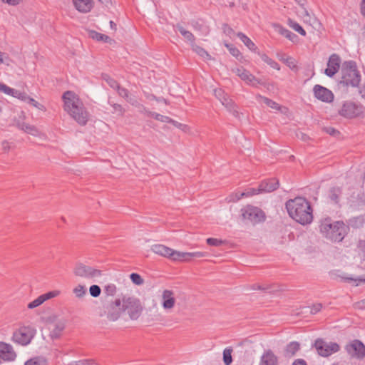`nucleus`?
<instances>
[{
  "instance_id": "1",
  "label": "nucleus",
  "mask_w": 365,
  "mask_h": 365,
  "mask_svg": "<svg viewBox=\"0 0 365 365\" xmlns=\"http://www.w3.org/2000/svg\"><path fill=\"white\" fill-rule=\"evenodd\" d=\"M289 215L301 225H307L313 220L312 208L310 203L302 197L289 200L286 202Z\"/></svg>"
},
{
  "instance_id": "2",
  "label": "nucleus",
  "mask_w": 365,
  "mask_h": 365,
  "mask_svg": "<svg viewBox=\"0 0 365 365\" xmlns=\"http://www.w3.org/2000/svg\"><path fill=\"white\" fill-rule=\"evenodd\" d=\"M64 110L81 125H85L88 120V114L83 103L73 91H66L62 96Z\"/></svg>"
},
{
  "instance_id": "3",
  "label": "nucleus",
  "mask_w": 365,
  "mask_h": 365,
  "mask_svg": "<svg viewBox=\"0 0 365 365\" xmlns=\"http://www.w3.org/2000/svg\"><path fill=\"white\" fill-rule=\"evenodd\" d=\"M341 79L339 86L343 88L357 87L361 81L360 72L354 61H344L341 66Z\"/></svg>"
},
{
  "instance_id": "4",
  "label": "nucleus",
  "mask_w": 365,
  "mask_h": 365,
  "mask_svg": "<svg viewBox=\"0 0 365 365\" xmlns=\"http://www.w3.org/2000/svg\"><path fill=\"white\" fill-rule=\"evenodd\" d=\"M151 250L155 254L169 258L173 261L187 262L193 257H201L203 254L200 252H183L175 251L163 245H154Z\"/></svg>"
},
{
  "instance_id": "5",
  "label": "nucleus",
  "mask_w": 365,
  "mask_h": 365,
  "mask_svg": "<svg viewBox=\"0 0 365 365\" xmlns=\"http://www.w3.org/2000/svg\"><path fill=\"white\" fill-rule=\"evenodd\" d=\"M244 220L250 221L252 225L262 222L265 220L264 212L259 207L252 205H247L241 210Z\"/></svg>"
},
{
  "instance_id": "6",
  "label": "nucleus",
  "mask_w": 365,
  "mask_h": 365,
  "mask_svg": "<svg viewBox=\"0 0 365 365\" xmlns=\"http://www.w3.org/2000/svg\"><path fill=\"white\" fill-rule=\"evenodd\" d=\"M123 308L133 320L137 319L143 311L140 300L135 297L123 298Z\"/></svg>"
},
{
  "instance_id": "7",
  "label": "nucleus",
  "mask_w": 365,
  "mask_h": 365,
  "mask_svg": "<svg viewBox=\"0 0 365 365\" xmlns=\"http://www.w3.org/2000/svg\"><path fill=\"white\" fill-rule=\"evenodd\" d=\"M319 355L327 357L339 350V346L335 342H326L322 339H317L314 344Z\"/></svg>"
},
{
  "instance_id": "8",
  "label": "nucleus",
  "mask_w": 365,
  "mask_h": 365,
  "mask_svg": "<svg viewBox=\"0 0 365 365\" xmlns=\"http://www.w3.org/2000/svg\"><path fill=\"white\" fill-rule=\"evenodd\" d=\"M362 109L361 105L352 101H345L339 110V114L346 118H354L358 117L362 113Z\"/></svg>"
},
{
  "instance_id": "9",
  "label": "nucleus",
  "mask_w": 365,
  "mask_h": 365,
  "mask_svg": "<svg viewBox=\"0 0 365 365\" xmlns=\"http://www.w3.org/2000/svg\"><path fill=\"white\" fill-rule=\"evenodd\" d=\"M345 349L353 358L362 359L365 357V345L360 340L351 341L345 346Z\"/></svg>"
},
{
  "instance_id": "10",
  "label": "nucleus",
  "mask_w": 365,
  "mask_h": 365,
  "mask_svg": "<svg viewBox=\"0 0 365 365\" xmlns=\"http://www.w3.org/2000/svg\"><path fill=\"white\" fill-rule=\"evenodd\" d=\"M348 227L342 221L333 222L331 232L328 233V239L333 242H341L345 237Z\"/></svg>"
},
{
  "instance_id": "11",
  "label": "nucleus",
  "mask_w": 365,
  "mask_h": 365,
  "mask_svg": "<svg viewBox=\"0 0 365 365\" xmlns=\"http://www.w3.org/2000/svg\"><path fill=\"white\" fill-rule=\"evenodd\" d=\"M34 336V330L29 327H21L14 333V340L19 344L27 345Z\"/></svg>"
},
{
  "instance_id": "12",
  "label": "nucleus",
  "mask_w": 365,
  "mask_h": 365,
  "mask_svg": "<svg viewBox=\"0 0 365 365\" xmlns=\"http://www.w3.org/2000/svg\"><path fill=\"white\" fill-rule=\"evenodd\" d=\"M235 73L242 80L252 86L257 87L258 85H264V82L261 79L256 78L243 67L237 68Z\"/></svg>"
},
{
  "instance_id": "13",
  "label": "nucleus",
  "mask_w": 365,
  "mask_h": 365,
  "mask_svg": "<svg viewBox=\"0 0 365 365\" xmlns=\"http://www.w3.org/2000/svg\"><path fill=\"white\" fill-rule=\"evenodd\" d=\"M313 92L315 98L323 102L330 103L334 100L333 93L321 85H315Z\"/></svg>"
},
{
  "instance_id": "14",
  "label": "nucleus",
  "mask_w": 365,
  "mask_h": 365,
  "mask_svg": "<svg viewBox=\"0 0 365 365\" xmlns=\"http://www.w3.org/2000/svg\"><path fill=\"white\" fill-rule=\"evenodd\" d=\"M341 59L338 54L333 53L330 56L327 63V68L324 73L329 77L334 76L339 70Z\"/></svg>"
},
{
  "instance_id": "15",
  "label": "nucleus",
  "mask_w": 365,
  "mask_h": 365,
  "mask_svg": "<svg viewBox=\"0 0 365 365\" xmlns=\"http://www.w3.org/2000/svg\"><path fill=\"white\" fill-rule=\"evenodd\" d=\"M16 354L10 344L0 342V363L14 361Z\"/></svg>"
},
{
  "instance_id": "16",
  "label": "nucleus",
  "mask_w": 365,
  "mask_h": 365,
  "mask_svg": "<svg viewBox=\"0 0 365 365\" xmlns=\"http://www.w3.org/2000/svg\"><path fill=\"white\" fill-rule=\"evenodd\" d=\"M175 304L174 292L172 290L165 289L162 294V306L165 309H171Z\"/></svg>"
},
{
  "instance_id": "17",
  "label": "nucleus",
  "mask_w": 365,
  "mask_h": 365,
  "mask_svg": "<svg viewBox=\"0 0 365 365\" xmlns=\"http://www.w3.org/2000/svg\"><path fill=\"white\" fill-rule=\"evenodd\" d=\"M336 280L339 282L347 283L352 287L365 284V277H348L346 275H337Z\"/></svg>"
},
{
  "instance_id": "18",
  "label": "nucleus",
  "mask_w": 365,
  "mask_h": 365,
  "mask_svg": "<svg viewBox=\"0 0 365 365\" xmlns=\"http://www.w3.org/2000/svg\"><path fill=\"white\" fill-rule=\"evenodd\" d=\"M259 365H278L277 356L272 350H265L261 356Z\"/></svg>"
},
{
  "instance_id": "19",
  "label": "nucleus",
  "mask_w": 365,
  "mask_h": 365,
  "mask_svg": "<svg viewBox=\"0 0 365 365\" xmlns=\"http://www.w3.org/2000/svg\"><path fill=\"white\" fill-rule=\"evenodd\" d=\"M279 185V180L276 178L267 179L259 184V190L262 192H270L277 189Z\"/></svg>"
},
{
  "instance_id": "20",
  "label": "nucleus",
  "mask_w": 365,
  "mask_h": 365,
  "mask_svg": "<svg viewBox=\"0 0 365 365\" xmlns=\"http://www.w3.org/2000/svg\"><path fill=\"white\" fill-rule=\"evenodd\" d=\"M110 304H109V307H107L106 308L107 309H109L111 308V309H114V308H116L117 310L115 311H113L112 312H108V315H107V318L108 320L110 321H112V322H114V321H116L119 317H120V299H116L114 302H112V301H108Z\"/></svg>"
},
{
  "instance_id": "21",
  "label": "nucleus",
  "mask_w": 365,
  "mask_h": 365,
  "mask_svg": "<svg viewBox=\"0 0 365 365\" xmlns=\"http://www.w3.org/2000/svg\"><path fill=\"white\" fill-rule=\"evenodd\" d=\"M101 270L87 266L82 262L76 263L74 274H101Z\"/></svg>"
},
{
  "instance_id": "22",
  "label": "nucleus",
  "mask_w": 365,
  "mask_h": 365,
  "mask_svg": "<svg viewBox=\"0 0 365 365\" xmlns=\"http://www.w3.org/2000/svg\"><path fill=\"white\" fill-rule=\"evenodd\" d=\"M75 7L78 11L83 13H87L93 7L92 0H73Z\"/></svg>"
},
{
  "instance_id": "23",
  "label": "nucleus",
  "mask_w": 365,
  "mask_h": 365,
  "mask_svg": "<svg viewBox=\"0 0 365 365\" xmlns=\"http://www.w3.org/2000/svg\"><path fill=\"white\" fill-rule=\"evenodd\" d=\"M221 103L230 113H232L235 118H240V113L237 110V106L232 99L227 96L226 98L222 99Z\"/></svg>"
},
{
  "instance_id": "24",
  "label": "nucleus",
  "mask_w": 365,
  "mask_h": 365,
  "mask_svg": "<svg viewBox=\"0 0 365 365\" xmlns=\"http://www.w3.org/2000/svg\"><path fill=\"white\" fill-rule=\"evenodd\" d=\"M299 349V343L297 341H292L284 348L283 355L286 358H291L294 356Z\"/></svg>"
},
{
  "instance_id": "25",
  "label": "nucleus",
  "mask_w": 365,
  "mask_h": 365,
  "mask_svg": "<svg viewBox=\"0 0 365 365\" xmlns=\"http://www.w3.org/2000/svg\"><path fill=\"white\" fill-rule=\"evenodd\" d=\"M16 125L19 129L23 130L24 132L28 134H31L34 136L38 135L39 132L34 125H29L20 120L17 121Z\"/></svg>"
},
{
  "instance_id": "26",
  "label": "nucleus",
  "mask_w": 365,
  "mask_h": 365,
  "mask_svg": "<svg viewBox=\"0 0 365 365\" xmlns=\"http://www.w3.org/2000/svg\"><path fill=\"white\" fill-rule=\"evenodd\" d=\"M88 36L93 40H96L97 41H103L109 43L113 41V39H111L108 36L98 33L93 30L88 31Z\"/></svg>"
},
{
  "instance_id": "27",
  "label": "nucleus",
  "mask_w": 365,
  "mask_h": 365,
  "mask_svg": "<svg viewBox=\"0 0 365 365\" xmlns=\"http://www.w3.org/2000/svg\"><path fill=\"white\" fill-rule=\"evenodd\" d=\"M237 36L240 38V39L244 43V44L252 51L257 52V47L253 43V41L247 37L245 34L242 32H238Z\"/></svg>"
},
{
  "instance_id": "28",
  "label": "nucleus",
  "mask_w": 365,
  "mask_h": 365,
  "mask_svg": "<svg viewBox=\"0 0 365 365\" xmlns=\"http://www.w3.org/2000/svg\"><path fill=\"white\" fill-rule=\"evenodd\" d=\"M333 223L331 222V220L329 218L325 219L322 221L319 225L320 232L323 234V235L328 239V233L331 232Z\"/></svg>"
},
{
  "instance_id": "29",
  "label": "nucleus",
  "mask_w": 365,
  "mask_h": 365,
  "mask_svg": "<svg viewBox=\"0 0 365 365\" xmlns=\"http://www.w3.org/2000/svg\"><path fill=\"white\" fill-rule=\"evenodd\" d=\"M175 27L178 29V31L181 34V35L190 43V45L195 43V38L194 35L189 31H187L183 26L180 24H177Z\"/></svg>"
},
{
  "instance_id": "30",
  "label": "nucleus",
  "mask_w": 365,
  "mask_h": 365,
  "mask_svg": "<svg viewBox=\"0 0 365 365\" xmlns=\"http://www.w3.org/2000/svg\"><path fill=\"white\" fill-rule=\"evenodd\" d=\"M65 328V323L63 322H58L54 324V327L51 331L50 336L52 339H58L62 331Z\"/></svg>"
},
{
  "instance_id": "31",
  "label": "nucleus",
  "mask_w": 365,
  "mask_h": 365,
  "mask_svg": "<svg viewBox=\"0 0 365 365\" xmlns=\"http://www.w3.org/2000/svg\"><path fill=\"white\" fill-rule=\"evenodd\" d=\"M116 91H118V93L120 97L125 98L130 104L134 106L136 105V103H138V101L135 99H133L132 98L130 97L129 91L128 89L119 86Z\"/></svg>"
},
{
  "instance_id": "32",
  "label": "nucleus",
  "mask_w": 365,
  "mask_h": 365,
  "mask_svg": "<svg viewBox=\"0 0 365 365\" xmlns=\"http://www.w3.org/2000/svg\"><path fill=\"white\" fill-rule=\"evenodd\" d=\"M342 193L341 188L339 187H333L329 191V197L334 203H338L339 197Z\"/></svg>"
},
{
  "instance_id": "33",
  "label": "nucleus",
  "mask_w": 365,
  "mask_h": 365,
  "mask_svg": "<svg viewBox=\"0 0 365 365\" xmlns=\"http://www.w3.org/2000/svg\"><path fill=\"white\" fill-rule=\"evenodd\" d=\"M192 49L200 56L202 57L206 60H210L211 56L202 47L197 46L195 43L191 45Z\"/></svg>"
},
{
  "instance_id": "34",
  "label": "nucleus",
  "mask_w": 365,
  "mask_h": 365,
  "mask_svg": "<svg viewBox=\"0 0 365 365\" xmlns=\"http://www.w3.org/2000/svg\"><path fill=\"white\" fill-rule=\"evenodd\" d=\"M257 53L260 56L261 59L267 63L268 65H269L272 68L279 70L280 66L278 63H277L275 61L270 58L267 54L265 53H260L259 51H257Z\"/></svg>"
},
{
  "instance_id": "35",
  "label": "nucleus",
  "mask_w": 365,
  "mask_h": 365,
  "mask_svg": "<svg viewBox=\"0 0 365 365\" xmlns=\"http://www.w3.org/2000/svg\"><path fill=\"white\" fill-rule=\"evenodd\" d=\"M279 32L292 42H295L298 38V36L296 34L282 26L279 27Z\"/></svg>"
},
{
  "instance_id": "36",
  "label": "nucleus",
  "mask_w": 365,
  "mask_h": 365,
  "mask_svg": "<svg viewBox=\"0 0 365 365\" xmlns=\"http://www.w3.org/2000/svg\"><path fill=\"white\" fill-rule=\"evenodd\" d=\"M288 25L294 29L295 31L298 32L303 36H305L307 33L305 30L296 21L292 20L291 19H288Z\"/></svg>"
},
{
  "instance_id": "37",
  "label": "nucleus",
  "mask_w": 365,
  "mask_h": 365,
  "mask_svg": "<svg viewBox=\"0 0 365 365\" xmlns=\"http://www.w3.org/2000/svg\"><path fill=\"white\" fill-rule=\"evenodd\" d=\"M299 14L300 16L303 19L304 23H307L311 25L314 23V21H315V19L310 16L308 11L304 8V6H302V9L301 11H299Z\"/></svg>"
},
{
  "instance_id": "38",
  "label": "nucleus",
  "mask_w": 365,
  "mask_h": 365,
  "mask_svg": "<svg viewBox=\"0 0 365 365\" xmlns=\"http://www.w3.org/2000/svg\"><path fill=\"white\" fill-rule=\"evenodd\" d=\"M116 293V287L113 284H108L103 288V294L106 298L113 297Z\"/></svg>"
},
{
  "instance_id": "39",
  "label": "nucleus",
  "mask_w": 365,
  "mask_h": 365,
  "mask_svg": "<svg viewBox=\"0 0 365 365\" xmlns=\"http://www.w3.org/2000/svg\"><path fill=\"white\" fill-rule=\"evenodd\" d=\"M256 98L257 99L260 98L263 101V102L269 107L272 108H274V109H279V106L278 105V103H277L276 102H274V101L267 98V97H264L259 94H258Z\"/></svg>"
},
{
  "instance_id": "40",
  "label": "nucleus",
  "mask_w": 365,
  "mask_h": 365,
  "mask_svg": "<svg viewBox=\"0 0 365 365\" xmlns=\"http://www.w3.org/2000/svg\"><path fill=\"white\" fill-rule=\"evenodd\" d=\"M148 115L161 122L170 123V120H172V118L168 116L163 115L155 112L149 111Z\"/></svg>"
},
{
  "instance_id": "41",
  "label": "nucleus",
  "mask_w": 365,
  "mask_h": 365,
  "mask_svg": "<svg viewBox=\"0 0 365 365\" xmlns=\"http://www.w3.org/2000/svg\"><path fill=\"white\" fill-rule=\"evenodd\" d=\"M73 292L76 297L82 298L86 294L87 289L85 286L78 284L73 289Z\"/></svg>"
},
{
  "instance_id": "42",
  "label": "nucleus",
  "mask_w": 365,
  "mask_h": 365,
  "mask_svg": "<svg viewBox=\"0 0 365 365\" xmlns=\"http://www.w3.org/2000/svg\"><path fill=\"white\" fill-rule=\"evenodd\" d=\"M232 349L231 348H226L223 351V361L225 365H230L232 361Z\"/></svg>"
},
{
  "instance_id": "43",
  "label": "nucleus",
  "mask_w": 365,
  "mask_h": 365,
  "mask_svg": "<svg viewBox=\"0 0 365 365\" xmlns=\"http://www.w3.org/2000/svg\"><path fill=\"white\" fill-rule=\"evenodd\" d=\"M102 78L104 81H106L108 84L113 88L114 89H117L118 87L120 86L118 84V83L115 80L113 79V78H111L110 76H109L108 74H103L102 75Z\"/></svg>"
},
{
  "instance_id": "44",
  "label": "nucleus",
  "mask_w": 365,
  "mask_h": 365,
  "mask_svg": "<svg viewBox=\"0 0 365 365\" xmlns=\"http://www.w3.org/2000/svg\"><path fill=\"white\" fill-rule=\"evenodd\" d=\"M280 61H283L287 66H289L291 69H294L297 68L295 65L294 59L290 56H285L284 54L282 58H279Z\"/></svg>"
},
{
  "instance_id": "45",
  "label": "nucleus",
  "mask_w": 365,
  "mask_h": 365,
  "mask_svg": "<svg viewBox=\"0 0 365 365\" xmlns=\"http://www.w3.org/2000/svg\"><path fill=\"white\" fill-rule=\"evenodd\" d=\"M170 123L173 124L175 127L179 128L185 133H189L190 131V128L187 125L180 123L173 119L170 120Z\"/></svg>"
},
{
  "instance_id": "46",
  "label": "nucleus",
  "mask_w": 365,
  "mask_h": 365,
  "mask_svg": "<svg viewBox=\"0 0 365 365\" xmlns=\"http://www.w3.org/2000/svg\"><path fill=\"white\" fill-rule=\"evenodd\" d=\"M11 96L24 102L27 101V99H29V96L25 92H21L16 89H14V93H12Z\"/></svg>"
},
{
  "instance_id": "47",
  "label": "nucleus",
  "mask_w": 365,
  "mask_h": 365,
  "mask_svg": "<svg viewBox=\"0 0 365 365\" xmlns=\"http://www.w3.org/2000/svg\"><path fill=\"white\" fill-rule=\"evenodd\" d=\"M262 192V190H259V186L257 189L256 188H250L246 192H241L240 196L237 197V199H241L244 196H252Z\"/></svg>"
},
{
  "instance_id": "48",
  "label": "nucleus",
  "mask_w": 365,
  "mask_h": 365,
  "mask_svg": "<svg viewBox=\"0 0 365 365\" xmlns=\"http://www.w3.org/2000/svg\"><path fill=\"white\" fill-rule=\"evenodd\" d=\"M46 361L43 358L36 357L28 360L25 365H45Z\"/></svg>"
},
{
  "instance_id": "49",
  "label": "nucleus",
  "mask_w": 365,
  "mask_h": 365,
  "mask_svg": "<svg viewBox=\"0 0 365 365\" xmlns=\"http://www.w3.org/2000/svg\"><path fill=\"white\" fill-rule=\"evenodd\" d=\"M89 293L93 297H98L101 293V289L98 285H91L89 288Z\"/></svg>"
},
{
  "instance_id": "50",
  "label": "nucleus",
  "mask_w": 365,
  "mask_h": 365,
  "mask_svg": "<svg viewBox=\"0 0 365 365\" xmlns=\"http://www.w3.org/2000/svg\"><path fill=\"white\" fill-rule=\"evenodd\" d=\"M58 294H59L58 291H52V292H48L46 294H41L40 296V297H41V299L43 301V302H44L45 301H46L48 299H50L51 298H53V297L58 296Z\"/></svg>"
},
{
  "instance_id": "51",
  "label": "nucleus",
  "mask_w": 365,
  "mask_h": 365,
  "mask_svg": "<svg viewBox=\"0 0 365 365\" xmlns=\"http://www.w3.org/2000/svg\"><path fill=\"white\" fill-rule=\"evenodd\" d=\"M207 244L210 246L219 247L224 244L222 240L210 237L206 240Z\"/></svg>"
},
{
  "instance_id": "52",
  "label": "nucleus",
  "mask_w": 365,
  "mask_h": 365,
  "mask_svg": "<svg viewBox=\"0 0 365 365\" xmlns=\"http://www.w3.org/2000/svg\"><path fill=\"white\" fill-rule=\"evenodd\" d=\"M225 46L228 48L230 53L237 58L241 55L240 51L232 44L225 43Z\"/></svg>"
},
{
  "instance_id": "53",
  "label": "nucleus",
  "mask_w": 365,
  "mask_h": 365,
  "mask_svg": "<svg viewBox=\"0 0 365 365\" xmlns=\"http://www.w3.org/2000/svg\"><path fill=\"white\" fill-rule=\"evenodd\" d=\"M71 365H98L93 360L84 359L77 361H73Z\"/></svg>"
},
{
  "instance_id": "54",
  "label": "nucleus",
  "mask_w": 365,
  "mask_h": 365,
  "mask_svg": "<svg viewBox=\"0 0 365 365\" xmlns=\"http://www.w3.org/2000/svg\"><path fill=\"white\" fill-rule=\"evenodd\" d=\"M214 94L220 102L222 101L223 98H226L227 97V95L225 94L224 91L221 88L215 89Z\"/></svg>"
},
{
  "instance_id": "55",
  "label": "nucleus",
  "mask_w": 365,
  "mask_h": 365,
  "mask_svg": "<svg viewBox=\"0 0 365 365\" xmlns=\"http://www.w3.org/2000/svg\"><path fill=\"white\" fill-rule=\"evenodd\" d=\"M10 61L11 59L9 54L0 51V64L5 63L6 65H9Z\"/></svg>"
},
{
  "instance_id": "56",
  "label": "nucleus",
  "mask_w": 365,
  "mask_h": 365,
  "mask_svg": "<svg viewBox=\"0 0 365 365\" xmlns=\"http://www.w3.org/2000/svg\"><path fill=\"white\" fill-rule=\"evenodd\" d=\"M43 301L41 299V297H40V296H39L38 298H36V299H34L33 302H31L29 303V304H28V305H27V307H28L29 309H34V308H36V307H37L40 306V305H41V304H43Z\"/></svg>"
},
{
  "instance_id": "57",
  "label": "nucleus",
  "mask_w": 365,
  "mask_h": 365,
  "mask_svg": "<svg viewBox=\"0 0 365 365\" xmlns=\"http://www.w3.org/2000/svg\"><path fill=\"white\" fill-rule=\"evenodd\" d=\"M0 91L11 96L14 93V88H11L4 83H0Z\"/></svg>"
},
{
  "instance_id": "58",
  "label": "nucleus",
  "mask_w": 365,
  "mask_h": 365,
  "mask_svg": "<svg viewBox=\"0 0 365 365\" xmlns=\"http://www.w3.org/2000/svg\"><path fill=\"white\" fill-rule=\"evenodd\" d=\"M324 130L327 133H328L329 135H332V136H336V135H339V133H340L339 130H337L336 129H335L333 127H325V128H324Z\"/></svg>"
},
{
  "instance_id": "59",
  "label": "nucleus",
  "mask_w": 365,
  "mask_h": 365,
  "mask_svg": "<svg viewBox=\"0 0 365 365\" xmlns=\"http://www.w3.org/2000/svg\"><path fill=\"white\" fill-rule=\"evenodd\" d=\"M112 107L115 112H118L120 116H123L125 113V109L122 107L121 105L118 103L111 104Z\"/></svg>"
},
{
  "instance_id": "60",
  "label": "nucleus",
  "mask_w": 365,
  "mask_h": 365,
  "mask_svg": "<svg viewBox=\"0 0 365 365\" xmlns=\"http://www.w3.org/2000/svg\"><path fill=\"white\" fill-rule=\"evenodd\" d=\"M132 282L137 284L140 285L143 283V279L141 277V275H130Z\"/></svg>"
},
{
  "instance_id": "61",
  "label": "nucleus",
  "mask_w": 365,
  "mask_h": 365,
  "mask_svg": "<svg viewBox=\"0 0 365 365\" xmlns=\"http://www.w3.org/2000/svg\"><path fill=\"white\" fill-rule=\"evenodd\" d=\"M28 103L32 105L33 106L42 110L43 108V106L38 103L36 101H35L34 98L29 96V99H27L26 101Z\"/></svg>"
},
{
  "instance_id": "62",
  "label": "nucleus",
  "mask_w": 365,
  "mask_h": 365,
  "mask_svg": "<svg viewBox=\"0 0 365 365\" xmlns=\"http://www.w3.org/2000/svg\"><path fill=\"white\" fill-rule=\"evenodd\" d=\"M222 29L223 32L227 36H231L234 34V30L227 24H223Z\"/></svg>"
},
{
  "instance_id": "63",
  "label": "nucleus",
  "mask_w": 365,
  "mask_h": 365,
  "mask_svg": "<svg viewBox=\"0 0 365 365\" xmlns=\"http://www.w3.org/2000/svg\"><path fill=\"white\" fill-rule=\"evenodd\" d=\"M357 247L365 257V240H360L358 242Z\"/></svg>"
},
{
  "instance_id": "64",
  "label": "nucleus",
  "mask_w": 365,
  "mask_h": 365,
  "mask_svg": "<svg viewBox=\"0 0 365 365\" xmlns=\"http://www.w3.org/2000/svg\"><path fill=\"white\" fill-rule=\"evenodd\" d=\"M322 307V305L321 304H317L312 306L311 308L310 312L312 314H315L317 312H319Z\"/></svg>"
}]
</instances>
